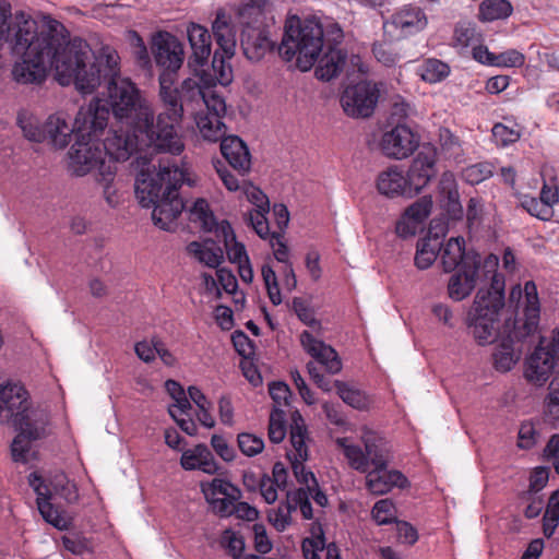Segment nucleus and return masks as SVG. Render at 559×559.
<instances>
[{"label":"nucleus","instance_id":"25","mask_svg":"<svg viewBox=\"0 0 559 559\" xmlns=\"http://www.w3.org/2000/svg\"><path fill=\"white\" fill-rule=\"evenodd\" d=\"M475 258V264H481L480 254L465 250V240L462 237L451 238L441 251V263L444 272H452L465 264L467 258Z\"/></svg>","mask_w":559,"mask_h":559},{"label":"nucleus","instance_id":"15","mask_svg":"<svg viewBox=\"0 0 559 559\" xmlns=\"http://www.w3.org/2000/svg\"><path fill=\"white\" fill-rule=\"evenodd\" d=\"M380 91L376 83L360 81L347 86L341 96L344 112L352 118H368L377 106Z\"/></svg>","mask_w":559,"mask_h":559},{"label":"nucleus","instance_id":"40","mask_svg":"<svg viewBox=\"0 0 559 559\" xmlns=\"http://www.w3.org/2000/svg\"><path fill=\"white\" fill-rule=\"evenodd\" d=\"M419 22V11L414 8L405 7L392 16L390 23H385L384 27L389 25L401 29L402 35L414 34L417 31Z\"/></svg>","mask_w":559,"mask_h":559},{"label":"nucleus","instance_id":"50","mask_svg":"<svg viewBox=\"0 0 559 559\" xmlns=\"http://www.w3.org/2000/svg\"><path fill=\"white\" fill-rule=\"evenodd\" d=\"M450 73L447 63L438 59H428L425 61L421 72V80L429 83H437L444 80Z\"/></svg>","mask_w":559,"mask_h":559},{"label":"nucleus","instance_id":"54","mask_svg":"<svg viewBox=\"0 0 559 559\" xmlns=\"http://www.w3.org/2000/svg\"><path fill=\"white\" fill-rule=\"evenodd\" d=\"M202 107L207 109L206 115H212L214 117L223 118L226 114V103L225 99L216 93L211 86L205 90V97L202 103Z\"/></svg>","mask_w":559,"mask_h":559},{"label":"nucleus","instance_id":"21","mask_svg":"<svg viewBox=\"0 0 559 559\" xmlns=\"http://www.w3.org/2000/svg\"><path fill=\"white\" fill-rule=\"evenodd\" d=\"M246 195L249 202L254 205V209L246 213L243 219L253 228L260 238L266 239L270 234L266 218V214L270 212L269 199L262 190L254 186H250L246 189Z\"/></svg>","mask_w":559,"mask_h":559},{"label":"nucleus","instance_id":"1","mask_svg":"<svg viewBox=\"0 0 559 559\" xmlns=\"http://www.w3.org/2000/svg\"><path fill=\"white\" fill-rule=\"evenodd\" d=\"M103 78L108 80L107 97L96 98L80 109H105L106 127L111 111L116 120L139 132L147 143L154 146V150L173 155L182 153L185 144L178 132L182 121L181 112L174 117L171 106L163 105L164 109L155 117L154 109L141 96L135 84L119 75L117 61L112 55L106 56Z\"/></svg>","mask_w":559,"mask_h":559},{"label":"nucleus","instance_id":"43","mask_svg":"<svg viewBox=\"0 0 559 559\" xmlns=\"http://www.w3.org/2000/svg\"><path fill=\"white\" fill-rule=\"evenodd\" d=\"M439 144L441 147V154L448 158L453 159L457 163L463 160V148L461 141L455 138L448 129L440 131Z\"/></svg>","mask_w":559,"mask_h":559},{"label":"nucleus","instance_id":"48","mask_svg":"<svg viewBox=\"0 0 559 559\" xmlns=\"http://www.w3.org/2000/svg\"><path fill=\"white\" fill-rule=\"evenodd\" d=\"M231 58H227L219 50H215L212 59V70L215 80L221 85H228L233 81V70L231 66L228 62Z\"/></svg>","mask_w":559,"mask_h":559},{"label":"nucleus","instance_id":"32","mask_svg":"<svg viewBox=\"0 0 559 559\" xmlns=\"http://www.w3.org/2000/svg\"><path fill=\"white\" fill-rule=\"evenodd\" d=\"M445 233L444 224L431 227L428 236L421 242V270L429 267L442 251V238Z\"/></svg>","mask_w":559,"mask_h":559},{"label":"nucleus","instance_id":"56","mask_svg":"<svg viewBox=\"0 0 559 559\" xmlns=\"http://www.w3.org/2000/svg\"><path fill=\"white\" fill-rule=\"evenodd\" d=\"M371 515L378 525H386L395 521L393 502L389 499L377 501L372 508Z\"/></svg>","mask_w":559,"mask_h":559},{"label":"nucleus","instance_id":"23","mask_svg":"<svg viewBox=\"0 0 559 559\" xmlns=\"http://www.w3.org/2000/svg\"><path fill=\"white\" fill-rule=\"evenodd\" d=\"M241 47L247 59L258 62L273 51L275 41L270 38L269 31L264 27H252L242 31Z\"/></svg>","mask_w":559,"mask_h":559},{"label":"nucleus","instance_id":"39","mask_svg":"<svg viewBox=\"0 0 559 559\" xmlns=\"http://www.w3.org/2000/svg\"><path fill=\"white\" fill-rule=\"evenodd\" d=\"M334 386L343 402L353 408L364 411L369 407L370 400L362 391L342 381H334Z\"/></svg>","mask_w":559,"mask_h":559},{"label":"nucleus","instance_id":"2","mask_svg":"<svg viewBox=\"0 0 559 559\" xmlns=\"http://www.w3.org/2000/svg\"><path fill=\"white\" fill-rule=\"evenodd\" d=\"M37 37H45L49 44L48 48H45L47 51V59L44 60L45 74L38 81L20 82L21 84H40L47 76L48 67H52L57 81L63 86L74 83L76 90L83 94H91L99 86L106 58H95L85 40L73 38L61 43L59 38L45 32H37Z\"/></svg>","mask_w":559,"mask_h":559},{"label":"nucleus","instance_id":"9","mask_svg":"<svg viewBox=\"0 0 559 559\" xmlns=\"http://www.w3.org/2000/svg\"><path fill=\"white\" fill-rule=\"evenodd\" d=\"M28 484L35 491L37 509L43 519L59 531L70 528L72 521L66 511L51 503L53 495L62 498L67 503H75L79 500L78 488L68 477L59 472L43 477L38 472L28 475Z\"/></svg>","mask_w":559,"mask_h":559},{"label":"nucleus","instance_id":"33","mask_svg":"<svg viewBox=\"0 0 559 559\" xmlns=\"http://www.w3.org/2000/svg\"><path fill=\"white\" fill-rule=\"evenodd\" d=\"M483 41V34L477 29L474 22L461 20L454 25L452 46L459 49H466Z\"/></svg>","mask_w":559,"mask_h":559},{"label":"nucleus","instance_id":"34","mask_svg":"<svg viewBox=\"0 0 559 559\" xmlns=\"http://www.w3.org/2000/svg\"><path fill=\"white\" fill-rule=\"evenodd\" d=\"M267 5V0H248L239 10L241 24L245 26L243 29L262 27Z\"/></svg>","mask_w":559,"mask_h":559},{"label":"nucleus","instance_id":"8","mask_svg":"<svg viewBox=\"0 0 559 559\" xmlns=\"http://www.w3.org/2000/svg\"><path fill=\"white\" fill-rule=\"evenodd\" d=\"M504 307V277L495 274L489 288L478 289L467 314V326L479 345L491 344L499 332V316Z\"/></svg>","mask_w":559,"mask_h":559},{"label":"nucleus","instance_id":"19","mask_svg":"<svg viewBox=\"0 0 559 559\" xmlns=\"http://www.w3.org/2000/svg\"><path fill=\"white\" fill-rule=\"evenodd\" d=\"M132 134L112 131L108 136L100 142L103 152L106 153L107 160H112L116 165L117 162H124L139 150L140 145L154 146L147 143L143 136L132 130Z\"/></svg>","mask_w":559,"mask_h":559},{"label":"nucleus","instance_id":"57","mask_svg":"<svg viewBox=\"0 0 559 559\" xmlns=\"http://www.w3.org/2000/svg\"><path fill=\"white\" fill-rule=\"evenodd\" d=\"M237 441L240 451L247 456H254L264 449V442L262 438L252 433H239Z\"/></svg>","mask_w":559,"mask_h":559},{"label":"nucleus","instance_id":"45","mask_svg":"<svg viewBox=\"0 0 559 559\" xmlns=\"http://www.w3.org/2000/svg\"><path fill=\"white\" fill-rule=\"evenodd\" d=\"M306 433L307 429L300 415H298V418H294V425L290 428V442L295 449V457L300 459L301 461H307L308 459Z\"/></svg>","mask_w":559,"mask_h":559},{"label":"nucleus","instance_id":"62","mask_svg":"<svg viewBox=\"0 0 559 559\" xmlns=\"http://www.w3.org/2000/svg\"><path fill=\"white\" fill-rule=\"evenodd\" d=\"M131 40L133 46V56L141 68L151 66V58L147 48L136 32H131Z\"/></svg>","mask_w":559,"mask_h":559},{"label":"nucleus","instance_id":"42","mask_svg":"<svg viewBox=\"0 0 559 559\" xmlns=\"http://www.w3.org/2000/svg\"><path fill=\"white\" fill-rule=\"evenodd\" d=\"M492 357L495 368L498 371L507 372L513 368L520 355L514 352L510 342H503L496 348Z\"/></svg>","mask_w":559,"mask_h":559},{"label":"nucleus","instance_id":"41","mask_svg":"<svg viewBox=\"0 0 559 559\" xmlns=\"http://www.w3.org/2000/svg\"><path fill=\"white\" fill-rule=\"evenodd\" d=\"M17 123L29 141L45 142L44 123H39L36 117L22 111L17 115Z\"/></svg>","mask_w":559,"mask_h":559},{"label":"nucleus","instance_id":"13","mask_svg":"<svg viewBox=\"0 0 559 559\" xmlns=\"http://www.w3.org/2000/svg\"><path fill=\"white\" fill-rule=\"evenodd\" d=\"M417 158L413 160L409 169L404 174L400 166H391L381 171L376 180L380 194L389 198L412 199L419 193V168Z\"/></svg>","mask_w":559,"mask_h":559},{"label":"nucleus","instance_id":"4","mask_svg":"<svg viewBox=\"0 0 559 559\" xmlns=\"http://www.w3.org/2000/svg\"><path fill=\"white\" fill-rule=\"evenodd\" d=\"M186 171L175 164L158 165L155 177L141 171L135 181V194L143 207L153 205L152 219L156 226L170 230L185 209L178 189L185 181ZM191 186L190 182H188Z\"/></svg>","mask_w":559,"mask_h":559},{"label":"nucleus","instance_id":"47","mask_svg":"<svg viewBox=\"0 0 559 559\" xmlns=\"http://www.w3.org/2000/svg\"><path fill=\"white\" fill-rule=\"evenodd\" d=\"M189 218L194 223H199L205 230H212L214 226V215L209 207V203L204 199H198L189 211Z\"/></svg>","mask_w":559,"mask_h":559},{"label":"nucleus","instance_id":"31","mask_svg":"<svg viewBox=\"0 0 559 559\" xmlns=\"http://www.w3.org/2000/svg\"><path fill=\"white\" fill-rule=\"evenodd\" d=\"M187 250L199 262L212 269H217L224 261L223 248L211 239L203 242L192 241L188 245Z\"/></svg>","mask_w":559,"mask_h":559},{"label":"nucleus","instance_id":"46","mask_svg":"<svg viewBox=\"0 0 559 559\" xmlns=\"http://www.w3.org/2000/svg\"><path fill=\"white\" fill-rule=\"evenodd\" d=\"M219 545L233 559H238L246 547L243 537L231 528L223 531Z\"/></svg>","mask_w":559,"mask_h":559},{"label":"nucleus","instance_id":"7","mask_svg":"<svg viewBox=\"0 0 559 559\" xmlns=\"http://www.w3.org/2000/svg\"><path fill=\"white\" fill-rule=\"evenodd\" d=\"M338 447L343 450L348 464L354 469L368 473L366 484L373 495H384L393 487H403L406 483L404 475L397 471L386 468L389 461V448L382 438L368 435L364 438L365 450L359 445L348 444L346 438L337 439Z\"/></svg>","mask_w":559,"mask_h":559},{"label":"nucleus","instance_id":"37","mask_svg":"<svg viewBox=\"0 0 559 559\" xmlns=\"http://www.w3.org/2000/svg\"><path fill=\"white\" fill-rule=\"evenodd\" d=\"M195 121L204 140L216 142L225 138L226 130L222 118L199 112L195 115Z\"/></svg>","mask_w":559,"mask_h":559},{"label":"nucleus","instance_id":"53","mask_svg":"<svg viewBox=\"0 0 559 559\" xmlns=\"http://www.w3.org/2000/svg\"><path fill=\"white\" fill-rule=\"evenodd\" d=\"M437 162V150L431 143H421V178L427 183L436 176L433 166Z\"/></svg>","mask_w":559,"mask_h":559},{"label":"nucleus","instance_id":"49","mask_svg":"<svg viewBox=\"0 0 559 559\" xmlns=\"http://www.w3.org/2000/svg\"><path fill=\"white\" fill-rule=\"evenodd\" d=\"M559 523V489L555 490L548 500L546 512L544 514V534L550 537Z\"/></svg>","mask_w":559,"mask_h":559},{"label":"nucleus","instance_id":"35","mask_svg":"<svg viewBox=\"0 0 559 559\" xmlns=\"http://www.w3.org/2000/svg\"><path fill=\"white\" fill-rule=\"evenodd\" d=\"M513 12L509 0H484L479 4L478 20L481 22H493L508 19Z\"/></svg>","mask_w":559,"mask_h":559},{"label":"nucleus","instance_id":"55","mask_svg":"<svg viewBox=\"0 0 559 559\" xmlns=\"http://www.w3.org/2000/svg\"><path fill=\"white\" fill-rule=\"evenodd\" d=\"M288 500L293 504L294 511H296L297 508L300 509L304 519H312L313 513L308 490L305 488H298L296 490L288 491Z\"/></svg>","mask_w":559,"mask_h":559},{"label":"nucleus","instance_id":"58","mask_svg":"<svg viewBox=\"0 0 559 559\" xmlns=\"http://www.w3.org/2000/svg\"><path fill=\"white\" fill-rule=\"evenodd\" d=\"M270 395L274 402V407L282 409L283 406H287L289 404V399L292 396L289 386L284 382H273L269 386Z\"/></svg>","mask_w":559,"mask_h":559},{"label":"nucleus","instance_id":"59","mask_svg":"<svg viewBox=\"0 0 559 559\" xmlns=\"http://www.w3.org/2000/svg\"><path fill=\"white\" fill-rule=\"evenodd\" d=\"M304 462L305 461L295 457L294 461L292 462L293 472L297 480L306 486L304 488L308 491H311L313 489L312 485L316 487L318 481L313 473L306 469Z\"/></svg>","mask_w":559,"mask_h":559},{"label":"nucleus","instance_id":"38","mask_svg":"<svg viewBox=\"0 0 559 559\" xmlns=\"http://www.w3.org/2000/svg\"><path fill=\"white\" fill-rule=\"evenodd\" d=\"M201 491L205 500L217 498L218 495L229 497L233 500H240L242 496L237 486L222 478H214L211 481L201 483Z\"/></svg>","mask_w":559,"mask_h":559},{"label":"nucleus","instance_id":"16","mask_svg":"<svg viewBox=\"0 0 559 559\" xmlns=\"http://www.w3.org/2000/svg\"><path fill=\"white\" fill-rule=\"evenodd\" d=\"M559 361V332L545 345L544 340L535 348L526 362L525 377L535 384L545 383Z\"/></svg>","mask_w":559,"mask_h":559},{"label":"nucleus","instance_id":"52","mask_svg":"<svg viewBox=\"0 0 559 559\" xmlns=\"http://www.w3.org/2000/svg\"><path fill=\"white\" fill-rule=\"evenodd\" d=\"M492 175V165L489 163H477L467 166L462 171L463 179L471 185H478Z\"/></svg>","mask_w":559,"mask_h":559},{"label":"nucleus","instance_id":"27","mask_svg":"<svg viewBox=\"0 0 559 559\" xmlns=\"http://www.w3.org/2000/svg\"><path fill=\"white\" fill-rule=\"evenodd\" d=\"M212 32L219 52L222 51L227 58H233L236 50V31L230 17L223 10L216 13Z\"/></svg>","mask_w":559,"mask_h":559},{"label":"nucleus","instance_id":"20","mask_svg":"<svg viewBox=\"0 0 559 559\" xmlns=\"http://www.w3.org/2000/svg\"><path fill=\"white\" fill-rule=\"evenodd\" d=\"M187 36L191 48L188 66L197 72L207 64L212 53V37L207 28L197 23L187 25Z\"/></svg>","mask_w":559,"mask_h":559},{"label":"nucleus","instance_id":"12","mask_svg":"<svg viewBox=\"0 0 559 559\" xmlns=\"http://www.w3.org/2000/svg\"><path fill=\"white\" fill-rule=\"evenodd\" d=\"M37 413L45 409L31 408L28 393L23 385L15 382L0 384V424L4 426H21L33 421Z\"/></svg>","mask_w":559,"mask_h":559},{"label":"nucleus","instance_id":"17","mask_svg":"<svg viewBox=\"0 0 559 559\" xmlns=\"http://www.w3.org/2000/svg\"><path fill=\"white\" fill-rule=\"evenodd\" d=\"M48 421V413H37L33 421L21 424V426H12L19 431L11 444V454L15 462L27 463L31 442L46 436Z\"/></svg>","mask_w":559,"mask_h":559},{"label":"nucleus","instance_id":"30","mask_svg":"<svg viewBox=\"0 0 559 559\" xmlns=\"http://www.w3.org/2000/svg\"><path fill=\"white\" fill-rule=\"evenodd\" d=\"M323 55L317 59L316 76L322 81H330L344 69L346 53L342 49H324Z\"/></svg>","mask_w":559,"mask_h":559},{"label":"nucleus","instance_id":"18","mask_svg":"<svg viewBox=\"0 0 559 559\" xmlns=\"http://www.w3.org/2000/svg\"><path fill=\"white\" fill-rule=\"evenodd\" d=\"M419 146L415 134L405 123H397L383 133L380 150L389 158L404 159L409 157Z\"/></svg>","mask_w":559,"mask_h":559},{"label":"nucleus","instance_id":"5","mask_svg":"<svg viewBox=\"0 0 559 559\" xmlns=\"http://www.w3.org/2000/svg\"><path fill=\"white\" fill-rule=\"evenodd\" d=\"M343 37L342 28L335 23L323 28L316 21H301L293 16L285 23L277 50L282 59L292 61L296 58L298 69L308 71L324 49H338Z\"/></svg>","mask_w":559,"mask_h":559},{"label":"nucleus","instance_id":"64","mask_svg":"<svg viewBox=\"0 0 559 559\" xmlns=\"http://www.w3.org/2000/svg\"><path fill=\"white\" fill-rule=\"evenodd\" d=\"M524 61V55L515 49L503 51L495 57V66L497 67H521Z\"/></svg>","mask_w":559,"mask_h":559},{"label":"nucleus","instance_id":"6","mask_svg":"<svg viewBox=\"0 0 559 559\" xmlns=\"http://www.w3.org/2000/svg\"><path fill=\"white\" fill-rule=\"evenodd\" d=\"M105 109H80L76 114V139L69 151V170L75 176H85L94 169L110 179L117 166L107 160L100 136L106 129Z\"/></svg>","mask_w":559,"mask_h":559},{"label":"nucleus","instance_id":"10","mask_svg":"<svg viewBox=\"0 0 559 559\" xmlns=\"http://www.w3.org/2000/svg\"><path fill=\"white\" fill-rule=\"evenodd\" d=\"M152 52L156 66L163 71L159 74V97L163 105L171 106V115L182 114L181 106L178 104V92L173 90L177 72L182 67L185 60V48L182 43L168 32H158L152 43Z\"/></svg>","mask_w":559,"mask_h":559},{"label":"nucleus","instance_id":"26","mask_svg":"<svg viewBox=\"0 0 559 559\" xmlns=\"http://www.w3.org/2000/svg\"><path fill=\"white\" fill-rule=\"evenodd\" d=\"M221 152L228 164L241 175L251 166V158L246 143L237 135L226 136L221 141Z\"/></svg>","mask_w":559,"mask_h":559},{"label":"nucleus","instance_id":"28","mask_svg":"<svg viewBox=\"0 0 559 559\" xmlns=\"http://www.w3.org/2000/svg\"><path fill=\"white\" fill-rule=\"evenodd\" d=\"M200 78H188L182 83L180 88H175L178 92V104L181 106L182 112L185 107L191 109L192 114L197 115L202 109V103L205 97V90L209 86L201 84Z\"/></svg>","mask_w":559,"mask_h":559},{"label":"nucleus","instance_id":"60","mask_svg":"<svg viewBox=\"0 0 559 559\" xmlns=\"http://www.w3.org/2000/svg\"><path fill=\"white\" fill-rule=\"evenodd\" d=\"M374 58L385 67H392L399 60V56L390 44L376 43L372 47Z\"/></svg>","mask_w":559,"mask_h":559},{"label":"nucleus","instance_id":"44","mask_svg":"<svg viewBox=\"0 0 559 559\" xmlns=\"http://www.w3.org/2000/svg\"><path fill=\"white\" fill-rule=\"evenodd\" d=\"M294 507L286 496V501L280 503L276 509L267 512V519L277 532H284L292 524V513Z\"/></svg>","mask_w":559,"mask_h":559},{"label":"nucleus","instance_id":"63","mask_svg":"<svg viewBox=\"0 0 559 559\" xmlns=\"http://www.w3.org/2000/svg\"><path fill=\"white\" fill-rule=\"evenodd\" d=\"M293 310L305 324L311 328L320 325V323L313 317V311L302 298L295 297L293 299Z\"/></svg>","mask_w":559,"mask_h":559},{"label":"nucleus","instance_id":"24","mask_svg":"<svg viewBox=\"0 0 559 559\" xmlns=\"http://www.w3.org/2000/svg\"><path fill=\"white\" fill-rule=\"evenodd\" d=\"M44 132L45 142L56 148H64L70 143L72 134L76 135V118L71 126L63 114L51 115L44 122Z\"/></svg>","mask_w":559,"mask_h":559},{"label":"nucleus","instance_id":"36","mask_svg":"<svg viewBox=\"0 0 559 559\" xmlns=\"http://www.w3.org/2000/svg\"><path fill=\"white\" fill-rule=\"evenodd\" d=\"M419 228V201L413 202L401 215L395 233L403 239L415 237Z\"/></svg>","mask_w":559,"mask_h":559},{"label":"nucleus","instance_id":"61","mask_svg":"<svg viewBox=\"0 0 559 559\" xmlns=\"http://www.w3.org/2000/svg\"><path fill=\"white\" fill-rule=\"evenodd\" d=\"M492 136L497 144L507 146L520 139V132L502 123H496L492 128Z\"/></svg>","mask_w":559,"mask_h":559},{"label":"nucleus","instance_id":"3","mask_svg":"<svg viewBox=\"0 0 559 559\" xmlns=\"http://www.w3.org/2000/svg\"><path fill=\"white\" fill-rule=\"evenodd\" d=\"M38 25L24 12L11 13V4L0 0V45L7 44L12 55L20 57L12 69L16 82H34L43 79L44 60L47 59L48 41L37 37Z\"/></svg>","mask_w":559,"mask_h":559},{"label":"nucleus","instance_id":"29","mask_svg":"<svg viewBox=\"0 0 559 559\" xmlns=\"http://www.w3.org/2000/svg\"><path fill=\"white\" fill-rule=\"evenodd\" d=\"M180 464L187 471L200 469L210 475L218 469L211 450L204 444L186 450L181 455Z\"/></svg>","mask_w":559,"mask_h":559},{"label":"nucleus","instance_id":"11","mask_svg":"<svg viewBox=\"0 0 559 559\" xmlns=\"http://www.w3.org/2000/svg\"><path fill=\"white\" fill-rule=\"evenodd\" d=\"M475 258H467L465 264L455 271L450 276L448 282V295L454 301H462L475 289L477 283L481 278H487L490 275V280L496 272L498 266V257L489 254L481 264H475Z\"/></svg>","mask_w":559,"mask_h":559},{"label":"nucleus","instance_id":"14","mask_svg":"<svg viewBox=\"0 0 559 559\" xmlns=\"http://www.w3.org/2000/svg\"><path fill=\"white\" fill-rule=\"evenodd\" d=\"M524 292V308L523 318L518 319L514 323V329L510 334L511 338L522 341L527 336L534 334L538 329L540 305L537 294V287L533 281L525 283L522 290L520 285L514 286L510 292V301L522 298Z\"/></svg>","mask_w":559,"mask_h":559},{"label":"nucleus","instance_id":"22","mask_svg":"<svg viewBox=\"0 0 559 559\" xmlns=\"http://www.w3.org/2000/svg\"><path fill=\"white\" fill-rule=\"evenodd\" d=\"M300 343L304 349L329 373L335 374L342 370V362L335 349L317 340L310 332L304 331L300 334Z\"/></svg>","mask_w":559,"mask_h":559},{"label":"nucleus","instance_id":"51","mask_svg":"<svg viewBox=\"0 0 559 559\" xmlns=\"http://www.w3.org/2000/svg\"><path fill=\"white\" fill-rule=\"evenodd\" d=\"M285 412L277 407L270 415L269 438L273 443H280L286 436Z\"/></svg>","mask_w":559,"mask_h":559}]
</instances>
